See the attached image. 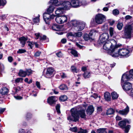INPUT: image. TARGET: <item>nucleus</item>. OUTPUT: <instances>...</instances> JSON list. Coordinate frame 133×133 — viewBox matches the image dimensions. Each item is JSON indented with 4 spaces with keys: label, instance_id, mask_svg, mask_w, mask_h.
Instances as JSON below:
<instances>
[{
    "label": "nucleus",
    "instance_id": "obj_34",
    "mask_svg": "<svg viewBox=\"0 0 133 133\" xmlns=\"http://www.w3.org/2000/svg\"><path fill=\"white\" fill-rule=\"evenodd\" d=\"M82 33L81 32H77L74 34V37H79L82 35Z\"/></svg>",
    "mask_w": 133,
    "mask_h": 133
},
{
    "label": "nucleus",
    "instance_id": "obj_8",
    "mask_svg": "<svg viewBox=\"0 0 133 133\" xmlns=\"http://www.w3.org/2000/svg\"><path fill=\"white\" fill-rule=\"evenodd\" d=\"M83 2L79 0H71V6L74 8H77L82 5H84Z\"/></svg>",
    "mask_w": 133,
    "mask_h": 133
},
{
    "label": "nucleus",
    "instance_id": "obj_58",
    "mask_svg": "<svg viewBox=\"0 0 133 133\" xmlns=\"http://www.w3.org/2000/svg\"><path fill=\"white\" fill-rule=\"evenodd\" d=\"M36 86L39 89L40 88V84L39 82L38 81L36 82Z\"/></svg>",
    "mask_w": 133,
    "mask_h": 133
},
{
    "label": "nucleus",
    "instance_id": "obj_5",
    "mask_svg": "<svg viewBox=\"0 0 133 133\" xmlns=\"http://www.w3.org/2000/svg\"><path fill=\"white\" fill-rule=\"evenodd\" d=\"M109 35L107 33H103L100 36L99 38V43L100 44H104L103 48L104 45L107 42H108V41L110 42L111 40L113 39H112L109 41H107L109 38Z\"/></svg>",
    "mask_w": 133,
    "mask_h": 133
},
{
    "label": "nucleus",
    "instance_id": "obj_35",
    "mask_svg": "<svg viewBox=\"0 0 133 133\" xmlns=\"http://www.w3.org/2000/svg\"><path fill=\"white\" fill-rule=\"evenodd\" d=\"M25 72L26 75L29 76L32 74V71L30 69H27L26 70Z\"/></svg>",
    "mask_w": 133,
    "mask_h": 133
},
{
    "label": "nucleus",
    "instance_id": "obj_62",
    "mask_svg": "<svg viewBox=\"0 0 133 133\" xmlns=\"http://www.w3.org/2000/svg\"><path fill=\"white\" fill-rule=\"evenodd\" d=\"M130 75V76H131V77H132V75H133V69L131 70L129 72Z\"/></svg>",
    "mask_w": 133,
    "mask_h": 133
},
{
    "label": "nucleus",
    "instance_id": "obj_45",
    "mask_svg": "<svg viewBox=\"0 0 133 133\" xmlns=\"http://www.w3.org/2000/svg\"><path fill=\"white\" fill-rule=\"evenodd\" d=\"M66 36L68 38L70 36H72L73 37H74V34H73L71 32H69L67 34Z\"/></svg>",
    "mask_w": 133,
    "mask_h": 133
},
{
    "label": "nucleus",
    "instance_id": "obj_30",
    "mask_svg": "<svg viewBox=\"0 0 133 133\" xmlns=\"http://www.w3.org/2000/svg\"><path fill=\"white\" fill-rule=\"evenodd\" d=\"M71 70L74 73H77L79 71V69H77L74 66H71Z\"/></svg>",
    "mask_w": 133,
    "mask_h": 133
},
{
    "label": "nucleus",
    "instance_id": "obj_19",
    "mask_svg": "<svg viewBox=\"0 0 133 133\" xmlns=\"http://www.w3.org/2000/svg\"><path fill=\"white\" fill-rule=\"evenodd\" d=\"M27 38H25L24 37H21L19 38V41L20 42V43L22 45V46L23 47L25 45L26 41L27 40Z\"/></svg>",
    "mask_w": 133,
    "mask_h": 133
},
{
    "label": "nucleus",
    "instance_id": "obj_23",
    "mask_svg": "<svg viewBox=\"0 0 133 133\" xmlns=\"http://www.w3.org/2000/svg\"><path fill=\"white\" fill-rule=\"evenodd\" d=\"M104 97L105 99L107 101H109L111 99L110 94L108 92H107L104 93Z\"/></svg>",
    "mask_w": 133,
    "mask_h": 133
},
{
    "label": "nucleus",
    "instance_id": "obj_43",
    "mask_svg": "<svg viewBox=\"0 0 133 133\" xmlns=\"http://www.w3.org/2000/svg\"><path fill=\"white\" fill-rule=\"evenodd\" d=\"M112 13L114 15H117L119 14V11L118 10L115 9L113 10Z\"/></svg>",
    "mask_w": 133,
    "mask_h": 133
},
{
    "label": "nucleus",
    "instance_id": "obj_18",
    "mask_svg": "<svg viewBox=\"0 0 133 133\" xmlns=\"http://www.w3.org/2000/svg\"><path fill=\"white\" fill-rule=\"evenodd\" d=\"M94 111V109L92 105H90L88 107L87 110V113L90 115L92 114Z\"/></svg>",
    "mask_w": 133,
    "mask_h": 133
},
{
    "label": "nucleus",
    "instance_id": "obj_24",
    "mask_svg": "<svg viewBox=\"0 0 133 133\" xmlns=\"http://www.w3.org/2000/svg\"><path fill=\"white\" fill-rule=\"evenodd\" d=\"M29 43L28 45L30 46V48L32 49L33 46L35 45L36 48L38 47V45L37 42H28Z\"/></svg>",
    "mask_w": 133,
    "mask_h": 133
},
{
    "label": "nucleus",
    "instance_id": "obj_46",
    "mask_svg": "<svg viewBox=\"0 0 133 133\" xmlns=\"http://www.w3.org/2000/svg\"><path fill=\"white\" fill-rule=\"evenodd\" d=\"M70 130L74 132H76L77 131V128L76 127H74L72 128H70Z\"/></svg>",
    "mask_w": 133,
    "mask_h": 133
},
{
    "label": "nucleus",
    "instance_id": "obj_41",
    "mask_svg": "<svg viewBox=\"0 0 133 133\" xmlns=\"http://www.w3.org/2000/svg\"><path fill=\"white\" fill-rule=\"evenodd\" d=\"M87 131L85 130L82 129L81 128L79 129V131L77 133H86Z\"/></svg>",
    "mask_w": 133,
    "mask_h": 133
},
{
    "label": "nucleus",
    "instance_id": "obj_63",
    "mask_svg": "<svg viewBox=\"0 0 133 133\" xmlns=\"http://www.w3.org/2000/svg\"><path fill=\"white\" fill-rule=\"evenodd\" d=\"M116 119L117 121H119L122 119L118 115L116 116Z\"/></svg>",
    "mask_w": 133,
    "mask_h": 133
},
{
    "label": "nucleus",
    "instance_id": "obj_54",
    "mask_svg": "<svg viewBox=\"0 0 133 133\" xmlns=\"http://www.w3.org/2000/svg\"><path fill=\"white\" fill-rule=\"evenodd\" d=\"M56 54L57 56L59 57H61L62 56V54L61 52H58Z\"/></svg>",
    "mask_w": 133,
    "mask_h": 133
},
{
    "label": "nucleus",
    "instance_id": "obj_31",
    "mask_svg": "<svg viewBox=\"0 0 133 133\" xmlns=\"http://www.w3.org/2000/svg\"><path fill=\"white\" fill-rule=\"evenodd\" d=\"M114 110L112 108L109 109L107 112V115H111L114 113Z\"/></svg>",
    "mask_w": 133,
    "mask_h": 133
},
{
    "label": "nucleus",
    "instance_id": "obj_7",
    "mask_svg": "<svg viewBox=\"0 0 133 133\" xmlns=\"http://www.w3.org/2000/svg\"><path fill=\"white\" fill-rule=\"evenodd\" d=\"M56 22L58 23L61 24L66 22L67 21V18L65 15L57 16L55 19Z\"/></svg>",
    "mask_w": 133,
    "mask_h": 133
},
{
    "label": "nucleus",
    "instance_id": "obj_12",
    "mask_svg": "<svg viewBox=\"0 0 133 133\" xmlns=\"http://www.w3.org/2000/svg\"><path fill=\"white\" fill-rule=\"evenodd\" d=\"M57 100V98L55 96H51L47 99V102L50 105L55 104Z\"/></svg>",
    "mask_w": 133,
    "mask_h": 133
},
{
    "label": "nucleus",
    "instance_id": "obj_48",
    "mask_svg": "<svg viewBox=\"0 0 133 133\" xmlns=\"http://www.w3.org/2000/svg\"><path fill=\"white\" fill-rule=\"evenodd\" d=\"M91 97H93L95 99L97 98L98 97L99 98H100V96H98L97 94L95 93L93 95L91 96Z\"/></svg>",
    "mask_w": 133,
    "mask_h": 133
},
{
    "label": "nucleus",
    "instance_id": "obj_42",
    "mask_svg": "<svg viewBox=\"0 0 133 133\" xmlns=\"http://www.w3.org/2000/svg\"><path fill=\"white\" fill-rule=\"evenodd\" d=\"M52 28L53 30L55 31H57L59 29L57 25H53L52 26Z\"/></svg>",
    "mask_w": 133,
    "mask_h": 133
},
{
    "label": "nucleus",
    "instance_id": "obj_50",
    "mask_svg": "<svg viewBox=\"0 0 133 133\" xmlns=\"http://www.w3.org/2000/svg\"><path fill=\"white\" fill-rule=\"evenodd\" d=\"M41 54V52L39 51H38L37 52L35 53V57H38Z\"/></svg>",
    "mask_w": 133,
    "mask_h": 133
},
{
    "label": "nucleus",
    "instance_id": "obj_25",
    "mask_svg": "<svg viewBox=\"0 0 133 133\" xmlns=\"http://www.w3.org/2000/svg\"><path fill=\"white\" fill-rule=\"evenodd\" d=\"M54 7L52 5H50L47 10L48 13L49 14L52 13L54 10Z\"/></svg>",
    "mask_w": 133,
    "mask_h": 133
},
{
    "label": "nucleus",
    "instance_id": "obj_28",
    "mask_svg": "<svg viewBox=\"0 0 133 133\" xmlns=\"http://www.w3.org/2000/svg\"><path fill=\"white\" fill-rule=\"evenodd\" d=\"M106 129L100 128L98 129L97 131V133H107L106 130Z\"/></svg>",
    "mask_w": 133,
    "mask_h": 133
},
{
    "label": "nucleus",
    "instance_id": "obj_29",
    "mask_svg": "<svg viewBox=\"0 0 133 133\" xmlns=\"http://www.w3.org/2000/svg\"><path fill=\"white\" fill-rule=\"evenodd\" d=\"M112 98L113 99H116L117 98L118 95L115 92H113L111 94Z\"/></svg>",
    "mask_w": 133,
    "mask_h": 133
},
{
    "label": "nucleus",
    "instance_id": "obj_14",
    "mask_svg": "<svg viewBox=\"0 0 133 133\" xmlns=\"http://www.w3.org/2000/svg\"><path fill=\"white\" fill-rule=\"evenodd\" d=\"M50 15L48 13H45L43 14V17L44 21L47 24H49L50 20Z\"/></svg>",
    "mask_w": 133,
    "mask_h": 133
},
{
    "label": "nucleus",
    "instance_id": "obj_36",
    "mask_svg": "<svg viewBox=\"0 0 133 133\" xmlns=\"http://www.w3.org/2000/svg\"><path fill=\"white\" fill-rule=\"evenodd\" d=\"M67 97L65 95L62 96L60 97L59 98L60 100L62 101H65L67 100Z\"/></svg>",
    "mask_w": 133,
    "mask_h": 133
},
{
    "label": "nucleus",
    "instance_id": "obj_26",
    "mask_svg": "<svg viewBox=\"0 0 133 133\" xmlns=\"http://www.w3.org/2000/svg\"><path fill=\"white\" fill-rule=\"evenodd\" d=\"M19 76L22 77H24L26 76L25 71H24L22 70H20L18 73Z\"/></svg>",
    "mask_w": 133,
    "mask_h": 133
},
{
    "label": "nucleus",
    "instance_id": "obj_22",
    "mask_svg": "<svg viewBox=\"0 0 133 133\" xmlns=\"http://www.w3.org/2000/svg\"><path fill=\"white\" fill-rule=\"evenodd\" d=\"M68 51L75 57L78 56L77 52L76 50L72 49H68Z\"/></svg>",
    "mask_w": 133,
    "mask_h": 133
},
{
    "label": "nucleus",
    "instance_id": "obj_60",
    "mask_svg": "<svg viewBox=\"0 0 133 133\" xmlns=\"http://www.w3.org/2000/svg\"><path fill=\"white\" fill-rule=\"evenodd\" d=\"M5 108H0V113L2 114L3 113L5 110Z\"/></svg>",
    "mask_w": 133,
    "mask_h": 133
},
{
    "label": "nucleus",
    "instance_id": "obj_1",
    "mask_svg": "<svg viewBox=\"0 0 133 133\" xmlns=\"http://www.w3.org/2000/svg\"><path fill=\"white\" fill-rule=\"evenodd\" d=\"M119 45L117 44L116 41L112 39L110 42L108 41L104 45L103 49L106 50H110L108 54L114 57L118 56L119 55L124 57L129 56L130 51L126 48L120 49L118 50V48Z\"/></svg>",
    "mask_w": 133,
    "mask_h": 133
},
{
    "label": "nucleus",
    "instance_id": "obj_59",
    "mask_svg": "<svg viewBox=\"0 0 133 133\" xmlns=\"http://www.w3.org/2000/svg\"><path fill=\"white\" fill-rule=\"evenodd\" d=\"M8 60L9 62H11L12 61V58L11 56H9L8 57Z\"/></svg>",
    "mask_w": 133,
    "mask_h": 133
},
{
    "label": "nucleus",
    "instance_id": "obj_38",
    "mask_svg": "<svg viewBox=\"0 0 133 133\" xmlns=\"http://www.w3.org/2000/svg\"><path fill=\"white\" fill-rule=\"evenodd\" d=\"M123 25V24L122 23H118L117 25V27L119 30H121Z\"/></svg>",
    "mask_w": 133,
    "mask_h": 133
},
{
    "label": "nucleus",
    "instance_id": "obj_51",
    "mask_svg": "<svg viewBox=\"0 0 133 133\" xmlns=\"http://www.w3.org/2000/svg\"><path fill=\"white\" fill-rule=\"evenodd\" d=\"M23 79L22 78H18L15 80V81L16 82L18 83L21 81H22Z\"/></svg>",
    "mask_w": 133,
    "mask_h": 133
},
{
    "label": "nucleus",
    "instance_id": "obj_20",
    "mask_svg": "<svg viewBox=\"0 0 133 133\" xmlns=\"http://www.w3.org/2000/svg\"><path fill=\"white\" fill-rule=\"evenodd\" d=\"M54 71V70L53 68H49L47 70L46 75L47 76H50L52 74Z\"/></svg>",
    "mask_w": 133,
    "mask_h": 133
},
{
    "label": "nucleus",
    "instance_id": "obj_56",
    "mask_svg": "<svg viewBox=\"0 0 133 133\" xmlns=\"http://www.w3.org/2000/svg\"><path fill=\"white\" fill-rule=\"evenodd\" d=\"M61 76L63 78H65L66 77V74L64 73H61Z\"/></svg>",
    "mask_w": 133,
    "mask_h": 133
},
{
    "label": "nucleus",
    "instance_id": "obj_27",
    "mask_svg": "<svg viewBox=\"0 0 133 133\" xmlns=\"http://www.w3.org/2000/svg\"><path fill=\"white\" fill-rule=\"evenodd\" d=\"M83 38L85 41H88L89 39L90 40V41L92 40L91 37L89 36V35L87 34H84Z\"/></svg>",
    "mask_w": 133,
    "mask_h": 133
},
{
    "label": "nucleus",
    "instance_id": "obj_52",
    "mask_svg": "<svg viewBox=\"0 0 133 133\" xmlns=\"http://www.w3.org/2000/svg\"><path fill=\"white\" fill-rule=\"evenodd\" d=\"M46 39V37L45 35H43L42 37L41 36L40 37V39L41 41H44Z\"/></svg>",
    "mask_w": 133,
    "mask_h": 133
},
{
    "label": "nucleus",
    "instance_id": "obj_33",
    "mask_svg": "<svg viewBox=\"0 0 133 133\" xmlns=\"http://www.w3.org/2000/svg\"><path fill=\"white\" fill-rule=\"evenodd\" d=\"M90 76V73L89 72L87 71L85 72L83 74V76L85 78L89 77Z\"/></svg>",
    "mask_w": 133,
    "mask_h": 133
},
{
    "label": "nucleus",
    "instance_id": "obj_2",
    "mask_svg": "<svg viewBox=\"0 0 133 133\" xmlns=\"http://www.w3.org/2000/svg\"><path fill=\"white\" fill-rule=\"evenodd\" d=\"M71 117L69 116L67 118L70 121H72L75 122L78 121L79 116L82 118H85L86 114L84 110H82L78 111L75 108H72L70 110Z\"/></svg>",
    "mask_w": 133,
    "mask_h": 133
},
{
    "label": "nucleus",
    "instance_id": "obj_55",
    "mask_svg": "<svg viewBox=\"0 0 133 133\" xmlns=\"http://www.w3.org/2000/svg\"><path fill=\"white\" fill-rule=\"evenodd\" d=\"M6 16L5 15H3L1 16L0 17V19L4 21L5 18Z\"/></svg>",
    "mask_w": 133,
    "mask_h": 133
},
{
    "label": "nucleus",
    "instance_id": "obj_6",
    "mask_svg": "<svg viewBox=\"0 0 133 133\" xmlns=\"http://www.w3.org/2000/svg\"><path fill=\"white\" fill-rule=\"evenodd\" d=\"M131 26L130 25L126 26L124 28V37L126 38H130L131 37V32L132 30Z\"/></svg>",
    "mask_w": 133,
    "mask_h": 133
},
{
    "label": "nucleus",
    "instance_id": "obj_44",
    "mask_svg": "<svg viewBox=\"0 0 133 133\" xmlns=\"http://www.w3.org/2000/svg\"><path fill=\"white\" fill-rule=\"evenodd\" d=\"M60 107V106L59 104H57L56 107V109L57 111L58 114L60 113V111L59 110Z\"/></svg>",
    "mask_w": 133,
    "mask_h": 133
},
{
    "label": "nucleus",
    "instance_id": "obj_10",
    "mask_svg": "<svg viewBox=\"0 0 133 133\" xmlns=\"http://www.w3.org/2000/svg\"><path fill=\"white\" fill-rule=\"evenodd\" d=\"M130 75L128 72L124 74L122 76L121 79V83H123L130 79Z\"/></svg>",
    "mask_w": 133,
    "mask_h": 133
},
{
    "label": "nucleus",
    "instance_id": "obj_57",
    "mask_svg": "<svg viewBox=\"0 0 133 133\" xmlns=\"http://www.w3.org/2000/svg\"><path fill=\"white\" fill-rule=\"evenodd\" d=\"M97 111L98 112H100L102 111V109L101 107H97Z\"/></svg>",
    "mask_w": 133,
    "mask_h": 133
},
{
    "label": "nucleus",
    "instance_id": "obj_4",
    "mask_svg": "<svg viewBox=\"0 0 133 133\" xmlns=\"http://www.w3.org/2000/svg\"><path fill=\"white\" fill-rule=\"evenodd\" d=\"M106 19L105 16L101 14L96 15L95 17V21L98 24H101L104 22Z\"/></svg>",
    "mask_w": 133,
    "mask_h": 133
},
{
    "label": "nucleus",
    "instance_id": "obj_53",
    "mask_svg": "<svg viewBox=\"0 0 133 133\" xmlns=\"http://www.w3.org/2000/svg\"><path fill=\"white\" fill-rule=\"evenodd\" d=\"M14 97L17 100L21 99H22V97L18 96H14Z\"/></svg>",
    "mask_w": 133,
    "mask_h": 133
},
{
    "label": "nucleus",
    "instance_id": "obj_61",
    "mask_svg": "<svg viewBox=\"0 0 133 133\" xmlns=\"http://www.w3.org/2000/svg\"><path fill=\"white\" fill-rule=\"evenodd\" d=\"M35 34L36 37V39H37L39 37L40 38V34L39 33H35Z\"/></svg>",
    "mask_w": 133,
    "mask_h": 133
},
{
    "label": "nucleus",
    "instance_id": "obj_11",
    "mask_svg": "<svg viewBox=\"0 0 133 133\" xmlns=\"http://www.w3.org/2000/svg\"><path fill=\"white\" fill-rule=\"evenodd\" d=\"M130 121L127 119H125L119 121L118 123V125L122 129H124L126 125V123H129Z\"/></svg>",
    "mask_w": 133,
    "mask_h": 133
},
{
    "label": "nucleus",
    "instance_id": "obj_9",
    "mask_svg": "<svg viewBox=\"0 0 133 133\" xmlns=\"http://www.w3.org/2000/svg\"><path fill=\"white\" fill-rule=\"evenodd\" d=\"M61 5L64 10L69 9L71 6V2L67 1H64L62 3H61Z\"/></svg>",
    "mask_w": 133,
    "mask_h": 133
},
{
    "label": "nucleus",
    "instance_id": "obj_47",
    "mask_svg": "<svg viewBox=\"0 0 133 133\" xmlns=\"http://www.w3.org/2000/svg\"><path fill=\"white\" fill-rule=\"evenodd\" d=\"M110 34V36H112L113 33V29L112 28H110L109 29Z\"/></svg>",
    "mask_w": 133,
    "mask_h": 133
},
{
    "label": "nucleus",
    "instance_id": "obj_3",
    "mask_svg": "<svg viewBox=\"0 0 133 133\" xmlns=\"http://www.w3.org/2000/svg\"><path fill=\"white\" fill-rule=\"evenodd\" d=\"M72 24L73 25L77 28V30L79 31L83 30L85 26V23L82 22H79L76 20H74L72 21Z\"/></svg>",
    "mask_w": 133,
    "mask_h": 133
},
{
    "label": "nucleus",
    "instance_id": "obj_16",
    "mask_svg": "<svg viewBox=\"0 0 133 133\" xmlns=\"http://www.w3.org/2000/svg\"><path fill=\"white\" fill-rule=\"evenodd\" d=\"M64 9L62 7L58 8L55 11V13L57 16H60L63 14L64 12Z\"/></svg>",
    "mask_w": 133,
    "mask_h": 133
},
{
    "label": "nucleus",
    "instance_id": "obj_15",
    "mask_svg": "<svg viewBox=\"0 0 133 133\" xmlns=\"http://www.w3.org/2000/svg\"><path fill=\"white\" fill-rule=\"evenodd\" d=\"M129 111V108L127 106L126 108L122 110H120L118 111L116 110V111L122 115H127Z\"/></svg>",
    "mask_w": 133,
    "mask_h": 133
},
{
    "label": "nucleus",
    "instance_id": "obj_39",
    "mask_svg": "<svg viewBox=\"0 0 133 133\" xmlns=\"http://www.w3.org/2000/svg\"><path fill=\"white\" fill-rule=\"evenodd\" d=\"M6 3V1L5 0H0V6H4Z\"/></svg>",
    "mask_w": 133,
    "mask_h": 133
},
{
    "label": "nucleus",
    "instance_id": "obj_21",
    "mask_svg": "<svg viewBox=\"0 0 133 133\" xmlns=\"http://www.w3.org/2000/svg\"><path fill=\"white\" fill-rule=\"evenodd\" d=\"M8 89L6 87H4L2 88L0 90V93L2 95L7 94L8 92Z\"/></svg>",
    "mask_w": 133,
    "mask_h": 133
},
{
    "label": "nucleus",
    "instance_id": "obj_49",
    "mask_svg": "<svg viewBox=\"0 0 133 133\" xmlns=\"http://www.w3.org/2000/svg\"><path fill=\"white\" fill-rule=\"evenodd\" d=\"M26 51L25 50L23 49H19L17 51V52L18 53H23L25 52Z\"/></svg>",
    "mask_w": 133,
    "mask_h": 133
},
{
    "label": "nucleus",
    "instance_id": "obj_13",
    "mask_svg": "<svg viewBox=\"0 0 133 133\" xmlns=\"http://www.w3.org/2000/svg\"><path fill=\"white\" fill-rule=\"evenodd\" d=\"M122 87L124 90L127 91L130 89L132 88V85L129 82H125L123 84Z\"/></svg>",
    "mask_w": 133,
    "mask_h": 133
},
{
    "label": "nucleus",
    "instance_id": "obj_17",
    "mask_svg": "<svg viewBox=\"0 0 133 133\" xmlns=\"http://www.w3.org/2000/svg\"><path fill=\"white\" fill-rule=\"evenodd\" d=\"M50 3L56 6H59L61 5L62 2H59L58 0H51L49 2Z\"/></svg>",
    "mask_w": 133,
    "mask_h": 133
},
{
    "label": "nucleus",
    "instance_id": "obj_37",
    "mask_svg": "<svg viewBox=\"0 0 133 133\" xmlns=\"http://www.w3.org/2000/svg\"><path fill=\"white\" fill-rule=\"evenodd\" d=\"M40 16L39 15H38V16L35 18H34L33 19V22L35 23H38L39 22V17Z\"/></svg>",
    "mask_w": 133,
    "mask_h": 133
},
{
    "label": "nucleus",
    "instance_id": "obj_32",
    "mask_svg": "<svg viewBox=\"0 0 133 133\" xmlns=\"http://www.w3.org/2000/svg\"><path fill=\"white\" fill-rule=\"evenodd\" d=\"M59 88L62 90H66L68 89L67 86L65 84H62L59 87Z\"/></svg>",
    "mask_w": 133,
    "mask_h": 133
},
{
    "label": "nucleus",
    "instance_id": "obj_40",
    "mask_svg": "<svg viewBox=\"0 0 133 133\" xmlns=\"http://www.w3.org/2000/svg\"><path fill=\"white\" fill-rule=\"evenodd\" d=\"M131 126L130 125H128L127 126H125V131L126 133H128L130 128Z\"/></svg>",
    "mask_w": 133,
    "mask_h": 133
},
{
    "label": "nucleus",
    "instance_id": "obj_64",
    "mask_svg": "<svg viewBox=\"0 0 133 133\" xmlns=\"http://www.w3.org/2000/svg\"><path fill=\"white\" fill-rule=\"evenodd\" d=\"M102 29L103 30H106L108 29L107 26V25H104L102 27Z\"/></svg>",
    "mask_w": 133,
    "mask_h": 133
}]
</instances>
